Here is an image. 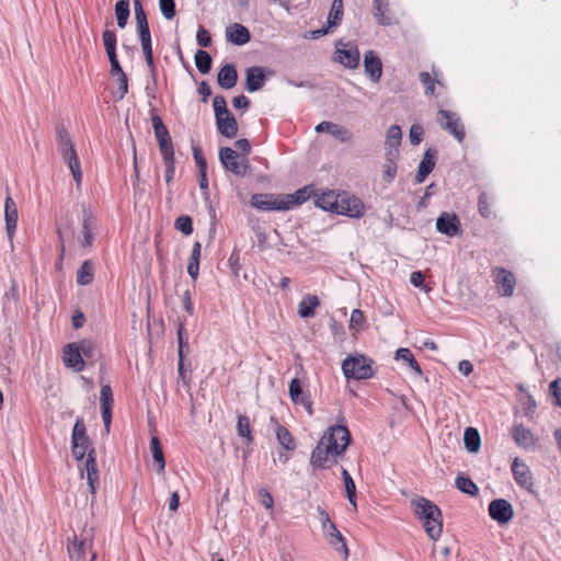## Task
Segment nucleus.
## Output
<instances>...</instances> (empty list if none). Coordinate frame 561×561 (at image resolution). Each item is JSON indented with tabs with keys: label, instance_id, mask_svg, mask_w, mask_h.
Wrapping results in <instances>:
<instances>
[{
	"label": "nucleus",
	"instance_id": "nucleus-1",
	"mask_svg": "<svg viewBox=\"0 0 561 561\" xmlns=\"http://www.w3.org/2000/svg\"><path fill=\"white\" fill-rule=\"evenodd\" d=\"M351 442V434L344 425L330 426L318 442L310 456L314 469H327L337 461Z\"/></svg>",
	"mask_w": 561,
	"mask_h": 561
},
{
	"label": "nucleus",
	"instance_id": "nucleus-2",
	"mask_svg": "<svg viewBox=\"0 0 561 561\" xmlns=\"http://www.w3.org/2000/svg\"><path fill=\"white\" fill-rule=\"evenodd\" d=\"M414 514L423 522V527L433 540H437L443 531L442 511L432 501L416 497L411 501Z\"/></svg>",
	"mask_w": 561,
	"mask_h": 561
},
{
	"label": "nucleus",
	"instance_id": "nucleus-3",
	"mask_svg": "<svg viewBox=\"0 0 561 561\" xmlns=\"http://www.w3.org/2000/svg\"><path fill=\"white\" fill-rule=\"evenodd\" d=\"M57 146L58 151L69 165L73 180L79 184L82 178L80 162L73 142L68 131L62 127L57 129Z\"/></svg>",
	"mask_w": 561,
	"mask_h": 561
},
{
	"label": "nucleus",
	"instance_id": "nucleus-4",
	"mask_svg": "<svg viewBox=\"0 0 561 561\" xmlns=\"http://www.w3.org/2000/svg\"><path fill=\"white\" fill-rule=\"evenodd\" d=\"M374 360L364 355L347 356L342 363V370L347 379H369L375 375Z\"/></svg>",
	"mask_w": 561,
	"mask_h": 561
},
{
	"label": "nucleus",
	"instance_id": "nucleus-5",
	"mask_svg": "<svg viewBox=\"0 0 561 561\" xmlns=\"http://www.w3.org/2000/svg\"><path fill=\"white\" fill-rule=\"evenodd\" d=\"M219 159L226 171L240 178L247 175L249 170L248 159L244 156H239L236 150L230 147L220 148Z\"/></svg>",
	"mask_w": 561,
	"mask_h": 561
},
{
	"label": "nucleus",
	"instance_id": "nucleus-6",
	"mask_svg": "<svg viewBox=\"0 0 561 561\" xmlns=\"http://www.w3.org/2000/svg\"><path fill=\"white\" fill-rule=\"evenodd\" d=\"M317 512L322 530L328 537L329 543L333 546L337 551H343L345 557H347L348 550L345 540L336 528L335 524L331 522L328 512L321 506L317 507Z\"/></svg>",
	"mask_w": 561,
	"mask_h": 561
},
{
	"label": "nucleus",
	"instance_id": "nucleus-7",
	"mask_svg": "<svg viewBox=\"0 0 561 561\" xmlns=\"http://www.w3.org/2000/svg\"><path fill=\"white\" fill-rule=\"evenodd\" d=\"M337 215L347 216L351 218H360L364 216L365 207L363 202L356 196L342 192L339 196Z\"/></svg>",
	"mask_w": 561,
	"mask_h": 561
},
{
	"label": "nucleus",
	"instance_id": "nucleus-8",
	"mask_svg": "<svg viewBox=\"0 0 561 561\" xmlns=\"http://www.w3.org/2000/svg\"><path fill=\"white\" fill-rule=\"evenodd\" d=\"M334 60L343 65L345 68L355 69L359 65V50L357 46L351 43L337 42L334 53Z\"/></svg>",
	"mask_w": 561,
	"mask_h": 561
},
{
	"label": "nucleus",
	"instance_id": "nucleus-9",
	"mask_svg": "<svg viewBox=\"0 0 561 561\" xmlns=\"http://www.w3.org/2000/svg\"><path fill=\"white\" fill-rule=\"evenodd\" d=\"M437 122L444 130L451 134L459 142L465 139V128L461 119L453 112L439 110L437 112Z\"/></svg>",
	"mask_w": 561,
	"mask_h": 561
},
{
	"label": "nucleus",
	"instance_id": "nucleus-10",
	"mask_svg": "<svg viewBox=\"0 0 561 561\" xmlns=\"http://www.w3.org/2000/svg\"><path fill=\"white\" fill-rule=\"evenodd\" d=\"M284 194H253L250 199L252 207L262 210H286V204L283 203Z\"/></svg>",
	"mask_w": 561,
	"mask_h": 561
},
{
	"label": "nucleus",
	"instance_id": "nucleus-11",
	"mask_svg": "<svg viewBox=\"0 0 561 561\" xmlns=\"http://www.w3.org/2000/svg\"><path fill=\"white\" fill-rule=\"evenodd\" d=\"M494 283L497 288V293L503 297H511L514 293L516 279L513 273L505 270L504 267H494L492 270Z\"/></svg>",
	"mask_w": 561,
	"mask_h": 561
},
{
	"label": "nucleus",
	"instance_id": "nucleus-12",
	"mask_svg": "<svg viewBox=\"0 0 561 561\" xmlns=\"http://www.w3.org/2000/svg\"><path fill=\"white\" fill-rule=\"evenodd\" d=\"M436 229L447 237H455L461 233V222L455 213L444 211L436 219Z\"/></svg>",
	"mask_w": 561,
	"mask_h": 561
},
{
	"label": "nucleus",
	"instance_id": "nucleus-13",
	"mask_svg": "<svg viewBox=\"0 0 561 561\" xmlns=\"http://www.w3.org/2000/svg\"><path fill=\"white\" fill-rule=\"evenodd\" d=\"M489 515L501 525L507 524L514 515L513 506L504 499L493 500L489 504Z\"/></svg>",
	"mask_w": 561,
	"mask_h": 561
},
{
	"label": "nucleus",
	"instance_id": "nucleus-14",
	"mask_svg": "<svg viewBox=\"0 0 561 561\" xmlns=\"http://www.w3.org/2000/svg\"><path fill=\"white\" fill-rule=\"evenodd\" d=\"M512 472L516 483L528 491L534 486L533 476L528 466L519 458H515L512 463Z\"/></svg>",
	"mask_w": 561,
	"mask_h": 561
},
{
	"label": "nucleus",
	"instance_id": "nucleus-15",
	"mask_svg": "<svg viewBox=\"0 0 561 561\" xmlns=\"http://www.w3.org/2000/svg\"><path fill=\"white\" fill-rule=\"evenodd\" d=\"M364 69L368 78L377 83L382 76V62L373 50H368L364 55Z\"/></svg>",
	"mask_w": 561,
	"mask_h": 561
},
{
	"label": "nucleus",
	"instance_id": "nucleus-16",
	"mask_svg": "<svg viewBox=\"0 0 561 561\" xmlns=\"http://www.w3.org/2000/svg\"><path fill=\"white\" fill-rule=\"evenodd\" d=\"M62 360L66 367L75 371H81L84 367V359L77 343L68 344L64 347Z\"/></svg>",
	"mask_w": 561,
	"mask_h": 561
},
{
	"label": "nucleus",
	"instance_id": "nucleus-17",
	"mask_svg": "<svg viewBox=\"0 0 561 561\" xmlns=\"http://www.w3.org/2000/svg\"><path fill=\"white\" fill-rule=\"evenodd\" d=\"M18 208L13 198L8 195L4 202V220L5 230L10 242L12 243L13 236L18 226Z\"/></svg>",
	"mask_w": 561,
	"mask_h": 561
},
{
	"label": "nucleus",
	"instance_id": "nucleus-18",
	"mask_svg": "<svg viewBox=\"0 0 561 561\" xmlns=\"http://www.w3.org/2000/svg\"><path fill=\"white\" fill-rule=\"evenodd\" d=\"M265 84V71L262 67H250L247 69L245 89L252 93L259 91Z\"/></svg>",
	"mask_w": 561,
	"mask_h": 561
},
{
	"label": "nucleus",
	"instance_id": "nucleus-19",
	"mask_svg": "<svg viewBox=\"0 0 561 561\" xmlns=\"http://www.w3.org/2000/svg\"><path fill=\"white\" fill-rule=\"evenodd\" d=\"M226 38L228 42L241 46L250 42L251 34L244 25L234 23L226 28Z\"/></svg>",
	"mask_w": 561,
	"mask_h": 561
},
{
	"label": "nucleus",
	"instance_id": "nucleus-20",
	"mask_svg": "<svg viewBox=\"0 0 561 561\" xmlns=\"http://www.w3.org/2000/svg\"><path fill=\"white\" fill-rule=\"evenodd\" d=\"M84 470L87 472V480L89 484L90 492L94 494L96 492V483L99 480V472L96 468V456H95V449L91 448L88 453L85 462H84Z\"/></svg>",
	"mask_w": 561,
	"mask_h": 561
},
{
	"label": "nucleus",
	"instance_id": "nucleus-21",
	"mask_svg": "<svg viewBox=\"0 0 561 561\" xmlns=\"http://www.w3.org/2000/svg\"><path fill=\"white\" fill-rule=\"evenodd\" d=\"M436 150L427 149L424 152L423 159L421 160L415 175V182L421 184L425 178L433 171L435 167Z\"/></svg>",
	"mask_w": 561,
	"mask_h": 561
},
{
	"label": "nucleus",
	"instance_id": "nucleus-22",
	"mask_svg": "<svg viewBox=\"0 0 561 561\" xmlns=\"http://www.w3.org/2000/svg\"><path fill=\"white\" fill-rule=\"evenodd\" d=\"M402 133L401 128L398 125H391L387 130L386 136V156L387 157H397L399 153V146L401 144Z\"/></svg>",
	"mask_w": 561,
	"mask_h": 561
},
{
	"label": "nucleus",
	"instance_id": "nucleus-23",
	"mask_svg": "<svg viewBox=\"0 0 561 561\" xmlns=\"http://www.w3.org/2000/svg\"><path fill=\"white\" fill-rule=\"evenodd\" d=\"M216 125L218 131L227 138H234L238 134L237 119L230 112L216 118Z\"/></svg>",
	"mask_w": 561,
	"mask_h": 561
},
{
	"label": "nucleus",
	"instance_id": "nucleus-24",
	"mask_svg": "<svg viewBox=\"0 0 561 561\" xmlns=\"http://www.w3.org/2000/svg\"><path fill=\"white\" fill-rule=\"evenodd\" d=\"M238 81V72L232 64H226L218 72L217 82L226 90L232 89Z\"/></svg>",
	"mask_w": 561,
	"mask_h": 561
},
{
	"label": "nucleus",
	"instance_id": "nucleus-25",
	"mask_svg": "<svg viewBox=\"0 0 561 561\" xmlns=\"http://www.w3.org/2000/svg\"><path fill=\"white\" fill-rule=\"evenodd\" d=\"M513 438L519 447L525 449H533L536 446L533 433L523 425H515L513 427Z\"/></svg>",
	"mask_w": 561,
	"mask_h": 561
},
{
	"label": "nucleus",
	"instance_id": "nucleus-26",
	"mask_svg": "<svg viewBox=\"0 0 561 561\" xmlns=\"http://www.w3.org/2000/svg\"><path fill=\"white\" fill-rule=\"evenodd\" d=\"M339 196L340 193H335L334 191L323 192L317 196L314 204L323 210L336 214Z\"/></svg>",
	"mask_w": 561,
	"mask_h": 561
},
{
	"label": "nucleus",
	"instance_id": "nucleus-27",
	"mask_svg": "<svg viewBox=\"0 0 561 561\" xmlns=\"http://www.w3.org/2000/svg\"><path fill=\"white\" fill-rule=\"evenodd\" d=\"M311 195L309 186L297 190L294 194H284L283 203L286 204V210H289L306 202Z\"/></svg>",
	"mask_w": 561,
	"mask_h": 561
},
{
	"label": "nucleus",
	"instance_id": "nucleus-28",
	"mask_svg": "<svg viewBox=\"0 0 561 561\" xmlns=\"http://www.w3.org/2000/svg\"><path fill=\"white\" fill-rule=\"evenodd\" d=\"M94 227H95L94 218L92 217V215L90 213H88L87 210H83V218H82L83 237L80 240V242L83 247L89 248L92 245L93 239H94L92 230L94 229Z\"/></svg>",
	"mask_w": 561,
	"mask_h": 561
},
{
	"label": "nucleus",
	"instance_id": "nucleus-29",
	"mask_svg": "<svg viewBox=\"0 0 561 561\" xmlns=\"http://www.w3.org/2000/svg\"><path fill=\"white\" fill-rule=\"evenodd\" d=\"M154 136L157 138L161 156H174L173 144L168 128L154 131Z\"/></svg>",
	"mask_w": 561,
	"mask_h": 561
},
{
	"label": "nucleus",
	"instance_id": "nucleus-30",
	"mask_svg": "<svg viewBox=\"0 0 561 561\" xmlns=\"http://www.w3.org/2000/svg\"><path fill=\"white\" fill-rule=\"evenodd\" d=\"M320 301L316 295H307L298 305V314L301 318H311Z\"/></svg>",
	"mask_w": 561,
	"mask_h": 561
},
{
	"label": "nucleus",
	"instance_id": "nucleus-31",
	"mask_svg": "<svg viewBox=\"0 0 561 561\" xmlns=\"http://www.w3.org/2000/svg\"><path fill=\"white\" fill-rule=\"evenodd\" d=\"M201 249V243L196 241L193 245L192 253L188 260L187 273L192 277L193 282L197 279L199 273Z\"/></svg>",
	"mask_w": 561,
	"mask_h": 561
},
{
	"label": "nucleus",
	"instance_id": "nucleus-32",
	"mask_svg": "<svg viewBox=\"0 0 561 561\" xmlns=\"http://www.w3.org/2000/svg\"><path fill=\"white\" fill-rule=\"evenodd\" d=\"M389 0H373L374 16L380 25H390L391 19L386 14Z\"/></svg>",
	"mask_w": 561,
	"mask_h": 561
},
{
	"label": "nucleus",
	"instance_id": "nucleus-33",
	"mask_svg": "<svg viewBox=\"0 0 561 561\" xmlns=\"http://www.w3.org/2000/svg\"><path fill=\"white\" fill-rule=\"evenodd\" d=\"M463 442L466 449L469 453H477L480 449L481 438L479 432L473 427H468L465 431Z\"/></svg>",
	"mask_w": 561,
	"mask_h": 561
},
{
	"label": "nucleus",
	"instance_id": "nucleus-34",
	"mask_svg": "<svg viewBox=\"0 0 561 561\" xmlns=\"http://www.w3.org/2000/svg\"><path fill=\"white\" fill-rule=\"evenodd\" d=\"M150 449H151V453H152V458H153V460L158 465L157 471L159 473L163 472L164 468H165V460H164V455H163V451H162V447H161L160 440H159V438L157 436H152L151 437V439H150Z\"/></svg>",
	"mask_w": 561,
	"mask_h": 561
},
{
	"label": "nucleus",
	"instance_id": "nucleus-35",
	"mask_svg": "<svg viewBox=\"0 0 561 561\" xmlns=\"http://www.w3.org/2000/svg\"><path fill=\"white\" fill-rule=\"evenodd\" d=\"M455 484L459 491L471 496H476L479 493L478 485L468 477L457 476Z\"/></svg>",
	"mask_w": 561,
	"mask_h": 561
},
{
	"label": "nucleus",
	"instance_id": "nucleus-36",
	"mask_svg": "<svg viewBox=\"0 0 561 561\" xmlns=\"http://www.w3.org/2000/svg\"><path fill=\"white\" fill-rule=\"evenodd\" d=\"M115 14L117 20V25L121 28H124L127 25L128 18L130 14L129 10V0H119L115 4Z\"/></svg>",
	"mask_w": 561,
	"mask_h": 561
},
{
	"label": "nucleus",
	"instance_id": "nucleus-37",
	"mask_svg": "<svg viewBox=\"0 0 561 561\" xmlns=\"http://www.w3.org/2000/svg\"><path fill=\"white\" fill-rule=\"evenodd\" d=\"M93 266L90 261H84L77 272V283L81 286L89 285L93 280Z\"/></svg>",
	"mask_w": 561,
	"mask_h": 561
},
{
	"label": "nucleus",
	"instance_id": "nucleus-38",
	"mask_svg": "<svg viewBox=\"0 0 561 561\" xmlns=\"http://www.w3.org/2000/svg\"><path fill=\"white\" fill-rule=\"evenodd\" d=\"M195 65L201 73H208L211 69L210 55L206 50L198 49L195 54Z\"/></svg>",
	"mask_w": 561,
	"mask_h": 561
},
{
	"label": "nucleus",
	"instance_id": "nucleus-39",
	"mask_svg": "<svg viewBox=\"0 0 561 561\" xmlns=\"http://www.w3.org/2000/svg\"><path fill=\"white\" fill-rule=\"evenodd\" d=\"M276 437H277L278 443L286 450H294L296 448L293 435L286 427L278 425L276 428Z\"/></svg>",
	"mask_w": 561,
	"mask_h": 561
},
{
	"label": "nucleus",
	"instance_id": "nucleus-40",
	"mask_svg": "<svg viewBox=\"0 0 561 561\" xmlns=\"http://www.w3.org/2000/svg\"><path fill=\"white\" fill-rule=\"evenodd\" d=\"M343 16V0H333L331 10L328 15L327 24L335 26L340 23Z\"/></svg>",
	"mask_w": 561,
	"mask_h": 561
},
{
	"label": "nucleus",
	"instance_id": "nucleus-41",
	"mask_svg": "<svg viewBox=\"0 0 561 561\" xmlns=\"http://www.w3.org/2000/svg\"><path fill=\"white\" fill-rule=\"evenodd\" d=\"M396 359H402L408 363V365L419 375H422V369L414 358L412 352L409 348H399L396 352Z\"/></svg>",
	"mask_w": 561,
	"mask_h": 561
},
{
	"label": "nucleus",
	"instance_id": "nucleus-42",
	"mask_svg": "<svg viewBox=\"0 0 561 561\" xmlns=\"http://www.w3.org/2000/svg\"><path fill=\"white\" fill-rule=\"evenodd\" d=\"M329 134L341 142H348L353 138L352 133L346 127L335 123H332Z\"/></svg>",
	"mask_w": 561,
	"mask_h": 561
},
{
	"label": "nucleus",
	"instance_id": "nucleus-43",
	"mask_svg": "<svg viewBox=\"0 0 561 561\" xmlns=\"http://www.w3.org/2000/svg\"><path fill=\"white\" fill-rule=\"evenodd\" d=\"M237 431L239 436L247 439V443L250 444L253 440L251 435L250 420L245 415H239Z\"/></svg>",
	"mask_w": 561,
	"mask_h": 561
},
{
	"label": "nucleus",
	"instance_id": "nucleus-44",
	"mask_svg": "<svg viewBox=\"0 0 561 561\" xmlns=\"http://www.w3.org/2000/svg\"><path fill=\"white\" fill-rule=\"evenodd\" d=\"M71 442L90 443L89 437L87 435L85 425H84V422L82 419H78L75 423V426L72 430Z\"/></svg>",
	"mask_w": 561,
	"mask_h": 561
},
{
	"label": "nucleus",
	"instance_id": "nucleus-45",
	"mask_svg": "<svg viewBox=\"0 0 561 561\" xmlns=\"http://www.w3.org/2000/svg\"><path fill=\"white\" fill-rule=\"evenodd\" d=\"M134 10L137 30L149 28L147 15L140 0H134Z\"/></svg>",
	"mask_w": 561,
	"mask_h": 561
},
{
	"label": "nucleus",
	"instance_id": "nucleus-46",
	"mask_svg": "<svg viewBox=\"0 0 561 561\" xmlns=\"http://www.w3.org/2000/svg\"><path fill=\"white\" fill-rule=\"evenodd\" d=\"M178 343H179V358H184L185 353H188L190 346L183 323L179 324L178 329Z\"/></svg>",
	"mask_w": 561,
	"mask_h": 561
},
{
	"label": "nucleus",
	"instance_id": "nucleus-47",
	"mask_svg": "<svg viewBox=\"0 0 561 561\" xmlns=\"http://www.w3.org/2000/svg\"><path fill=\"white\" fill-rule=\"evenodd\" d=\"M213 107H214L216 118H219V116H221V115H228L230 112L227 107L226 99L222 95H216L214 98Z\"/></svg>",
	"mask_w": 561,
	"mask_h": 561
},
{
	"label": "nucleus",
	"instance_id": "nucleus-48",
	"mask_svg": "<svg viewBox=\"0 0 561 561\" xmlns=\"http://www.w3.org/2000/svg\"><path fill=\"white\" fill-rule=\"evenodd\" d=\"M420 80L425 87L426 95H433L435 92V84L440 83L438 80L433 79L432 76L426 71L420 72Z\"/></svg>",
	"mask_w": 561,
	"mask_h": 561
},
{
	"label": "nucleus",
	"instance_id": "nucleus-49",
	"mask_svg": "<svg viewBox=\"0 0 561 561\" xmlns=\"http://www.w3.org/2000/svg\"><path fill=\"white\" fill-rule=\"evenodd\" d=\"M77 345L82 354V359H93L98 355V348L88 341H81Z\"/></svg>",
	"mask_w": 561,
	"mask_h": 561
},
{
	"label": "nucleus",
	"instance_id": "nucleus-50",
	"mask_svg": "<svg viewBox=\"0 0 561 561\" xmlns=\"http://www.w3.org/2000/svg\"><path fill=\"white\" fill-rule=\"evenodd\" d=\"M159 8H160L162 15L167 20H172L175 16L174 0H159Z\"/></svg>",
	"mask_w": 561,
	"mask_h": 561
},
{
	"label": "nucleus",
	"instance_id": "nucleus-51",
	"mask_svg": "<svg viewBox=\"0 0 561 561\" xmlns=\"http://www.w3.org/2000/svg\"><path fill=\"white\" fill-rule=\"evenodd\" d=\"M175 228L182 233L188 236L193 231L192 219L188 216H181L175 220Z\"/></svg>",
	"mask_w": 561,
	"mask_h": 561
},
{
	"label": "nucleus",
	"instance_id": "nucleus-52",
	"mask_svg": "<svg viewBox=\"0 0 561 561\" xmlns=\"http://www.w3.org/2000/svg\"><path fill=\"white\" fill-rule=\"evenodd\" d=\"M68 552L70 558L80 559L84 556V541L78 540L77 537L71 545L68 546Z\"/></svg>",
	"mask_w": 561,
	"mask_h": 561
},
{
	"label": "nucleus",
	"instance_id": "nucleus-53",
	"mask_svg": "<svg viewBox=\"0 0 561 561\" xmlns=\"http://www.w3.org/2000/svg\"><path fill=\"white\" fill-rule=\"evenodd\" d=\"M89 444L90 443H83V442H80V443H77V442H71V451H72V455L73 457L77 459V460H82L85 456V454L89 453Z\"/></svg>",
	"mask_w": 561,
	"mask_h": 561
},
{
	"label": "nucleus",
	"instance_id": "nucleus-54",
	"mask_svg": "<svg viewBox=\"0 0 561 561\" xmlns=\"http://www.w3.org/2000/svg\"><path fill=\"white\" fill-rule=\"evenodd\" d=\"M162 159L165 165V182L167 184H170L175 172L174 156L162 157Z\"/></svg>",
	"mask_w": 561,
	"mask_h": 561
},
{
	"label": "nucleus",
	"instance_id": "nucleus-55",
	"mask_svg": "<svg viewBox=\"0 0 561 561\" xmlns=\"http://www.w3.org/2000/svg\"><path fill=\"white\" fill-rule=\"evenodd\" d=\"M410 283L424 290L425 293H428L431 290L430 287L424 285V274L421 271L412 272L410 275Z\"/></svg>",
	"mask_w": 561,
	"mask_h": 561
},
{
	"label": "nucleus",
	"instance_id": "nucleus-56",
	"mask_svg": "<svg viewBox=\"0 0 561 561\" xmlns=\"http://www.w3.org/2000/svg\"><path fill=\"white\" fill-rule=\"evenodd\" d=\"M478 209H479V214L482 217H484V218H489L490 217L491 209H490V205H489L486 193H481L480 194L479 201H478Z\"/></svg>",
	"mask_w": 561,
	"mask_h": 561
},
{
	"label": "nucleus",
	"instance_id": "nucleus-57",
	"mask_svg": "<svg viewBox=\"0 0 561 561\" xmlns=\"http://www.w3.org/2000/svg\"><path fill=\"white\" fill-rule=\"evenodd\" d=\"M102 36L105 50H112L116 48V34L114 31L105 30Z\"/></svg>",
	"mask_w": 561,
	"mask_h": 561
},
{
	"label": "nucleus",
	"instance_id": "nucleus-58",
	"mask_svg": "<svg viewBox=\"0 0 561 561\" xmlns=\"http://www.w3.org/2000/svg\"><path fill=\"white\" fill-rule=\"evenodd\" d=\"M101 408L110 407L113 404L112 389L108 385H105L101 389Z\"/></svg>",
	"mask_w": 561,
	"mask_h": 561
},
{
	"label": "nucleus",
	"instance_id": "nucleus-59",
	"mask_svg": "<svg viewBox=\"0 0 561 561\" xmlns=\"http://www.w3.org/2000/svg\"><path fill=\"white\" fill-rule=\"evenodd\" d=\"M342 478L344 481L346 495H352L354 492H356L355 482L350 472L344 468L342 469Z\"/></svg>",
	"mask_w": 561,
	"mask_h": 561
},
{
	"label": "nucleus",
	"instance_id": "nucleus-60",
	"mask_svg": "<svg viewBox=\"0 0 561 561\" xmlns=\"http://www.w3.org/2000/svg\"><path fill=\"white\" fill-rule=\"evenodd\" d=\"M423 127L421 125H412L410 128V141L413 145H419L422 141Z\"/></svg>",
	"mask_w": 561,
	"mask_h": 561
},
{
	"label": "nucleus",
	"instance_id": "nucleus-61",
	"mask_svg": "<svg viewBox=\"0 0 561 561\" xmlns=\"http://www.w3.org/2000/svg\"><path fill=\"white\" fill-rule=\"evenodd\" d=\"M196 39H197L198 45L202 46V47H208L210 45V43H211V38H210L209 33L203 26H201L198 28V32H197V35H196Z\"/></svg>",
	"mask_w": 561,
	"mask_h": 561
},
{
	"label": "nucleus",
	"instance_id": "nucleus-62",
	"mask_svg": "<svg viewBox=\"0 0 561 561\" xmlns=\"http://www.w3.org/2000/svg\"><path fill=\"white\" fill-rule=\"evenodd\" d=\"M397 157H387V161L385 163V175L391 181L397 173V167L394 163V159Z\"/></svg>",
	"mask_w": 561,
	"mask_h": 561
},
{
	"label": "nucleus",
	"instance_id": "nucleus-63",
	"mask_svg": "<svg viewBox=\"0 0 561 561\" xmlns=\"http://www.w3.org/2000/svg\"><path fill=\"white\" fill-rule=\"evenodd\" d=\"M302 394V388L299 379L295 378L289 383V397L291 401H297V396Z\"/></svg>",
	"mask_w": 561,
	"mask_h": 561
},
{
	"label": "nucleus",
	"instance_id": "nucleus-64",
	"mask_svg": "<svg viewBox=\"0 0 561 561\" xmlns=\"http://www.w3.org/2000/svg\"><path fill=\"white\" fill-rule=\"evenodd\" d=\"M193 156L195 163L199 171H206L207 170V162L206 159L203 157L202 151L198 147L193 148Z\"/></svg>",
	"mask_w": 561,
	"mask_h": 561
}]
</instances>
